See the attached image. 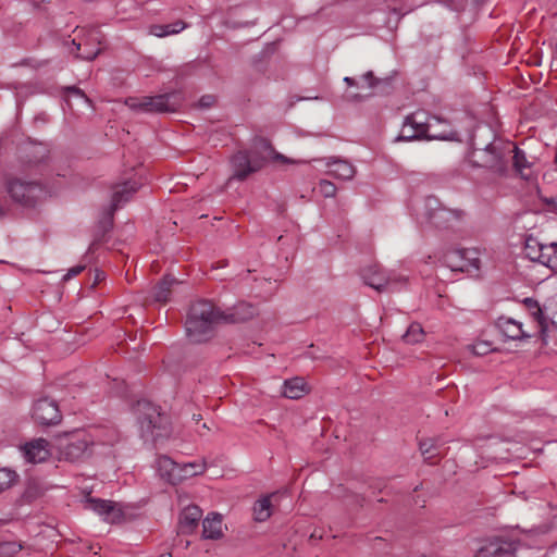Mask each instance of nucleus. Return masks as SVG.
<instances>
[{
	"mask_svg": "<svg viewBox=\"0 0 557 557\" xmlns=\"http://www.w3.org/2000/svg\"><path fill=\"white\" fill-rule=\"evenodd\" d=\"M258 314V308L250 302L240 301L227 312L215 310L206 300L195 302L186 319V333L191 342L200 343L208 339L214 326L220 322L237 323L247 321Z\"/></svg>",
	"mask_w": 557,
	"mask_h": 557,
	"instance_id": "nucleus-1",
	"label": "nucleus"
},
{
	"mask_svg": "<svg viewBox=\"0 0 557 557\" xmlns=\"http://www.w3.org/2000/svg\"><path fill=\"white\" fill-rule=\"evenodd\" d=\"M442 120L437 116H430L424 111H417L408 115L400 128L396 141H412V140H450L459 141V136L456 132H434L433 128L440 125Z\"/></svg>",
	"mask_w": 557,
	"mask_h": 557,
	"instance_id": "nucleus-2",
	"label": "nucleus"
},
{
	"mask_svg": "<svg viewBox=\"0 0 557 557\" xmlns=\"http://www.w3.org/2000/svg\"><path fill=\"white\" fill-rule=\"evenodd\" d=\"M55 449L60 460L76 462L92 455H108L109 449L100 443H95L85 432H74L57 438Z\"/></svg>",
	"mask_w": 557,
	"mask_h": 557,
	"instance_id": "nucleus-3",
	"label": "nucleus"
},
{
	"mask_svg": "<svg viewBox=\"0 0 557 557\" xmlns=\"http://www.w3.org/2000/svg\"><path fill=\"white\" fill-rule=\"evenodd\" d=\"M7 190L13 201L25 208H34L50 196V190L39 181L26 178H11Z\"/></svg>",
	"mask_w": 557,
	"mask_h": 557,
	"instance_id": "nucleus-4",
	"label": "nucleus"
},
{
	"mask_svg": "<svg viewBox=\"0 0 557 557\" xmlns=\"http://www.w3.org/2000/svg\"><path fill=\"white\" fill-rule=\"evenodd\" d=\"M136 413L140 435L145 441H156L168 434L166 417L161 414L157 406L146 400L138 401Z\"/></svg>",
	"mask_w": 557,
	"mask_h": 557,
	"instance_id": "nucleus-5",
	"label": "nucleus"
},
{
	"mask_svg": "<svg viewBox=\"0 0 557 557\" xmlns=\"http://www.w3.org/2000/svg\"><path fill=\"white\" fill-rule=\"evenodd\" d=\"M411 210L419 221L431 222L436 226L459 218L457 211L444 208L433 196L416 199L411 205Z\"/></svg>",
	"mask_w": 557,
	"mask_h": 557,
	"instance_id": "nucleus-6",
	"label": "nucleus"
},
{
	"mask_svg": "<svg viewBox=\"0 0 557 557\" xmlns=\"http://www.w3.org/2000/svg\"><path fill=\"white\" fill-rule=\"evenodd\" d=\"M507 146L494 140L483 149H473L469 154V161L473 166L490 169L497 174L506 171Z\"/></svg>",
	"mask_w": 557,
	"mask_h": 557,
	"instance_id": "nucleus-7",
	"label": "nucleus"
},
{
	"mask_svg": "<svg viewBox=\"0 0 557 557\" xmlns=\"http://www.w3.org/2000/svg\"><path fill=\"white\" fill-rule=\"evenodd\" d=\"M126 106L139 112H174L178 107L176 94H164L153 97L128 98Z\"/></svg>",
	"mask_w": 557,
	"mask_h": 557,
	"instance_id": "nucleus-8",
	"label": "nucleus"
},
{
	"mask_svg": "<svg viewBox=\"0 0 557 557\" xmlns=\"http://www.w3.org/2000/svg\"><path fill=\"white\" fill-rule=\"evenodd\" d=\"M523 252L532 262H537L554 271L557 270V243L545 244L533 236H528Z\"/></svg>",
	"mask_w": 557,
	"mask_h": 557,
	"instance_id": "nucleus-9",
	"label": "nucleus"
},
{
	"mask_svg": "<svg viewBox=\"0 0 557 557\" xmlns=\"http://www.w3.org/2000/svg\"><path fill=\"white\" fill-rule=\"evenodd\" d=\"M367 285L376 290H396L407 280L403 274L394 271H385L377 265L369 267L363 272Z\"/></svg>",
	"mask_w": 557,
	"mask_h": 557,
	"instance_id": "nucleus-10",
	"label": "nucleus"
},
{
	"mask_svg": "<svg viewBox=\"0 0 557 557\" xmlns=\"http://www.w3.org/2000/svg\"><path fill=\"white\" fill-rule=\"evenodd\" d=\"M265 157H259L253 151H238L231 160L233 178L244 180L249 174L262 168Z\"/></svg>",
	"mask_w": 557,
	"mask_h": 557,
	"instance_id": "nucleus-11",
	"label": "nucleus"
},
{
	"mask_svg": "<svg viewBox=\"0 0 557 557\" xmlns=\"http://www.w3.org/2000/svg\"><path fill=\"white\" fill-rule=\"evenodd\" d=\"M85 508L99 515L104 521L116 523L123 518L122 506L111 500L87 498Z\"/></svg>",
	"mask_w": 557,
	"mask_h": 557,
	"instance_id": "nucleus-12",
	"label": "nucleus"
},
{
	"mask_svg": "<svg viewBox=\"0 0 557 557\" xmlns=\"http://www.w3.org/2000/svg\"><path fill=\"white\" fill-rule=\"evenodd\" d=\"M33 418L39 424L50 425L60 422L61 413L57 403L45 397L34 404Z\"/></svg>",
	"mask_w": 557,
	"mask_h": 557,
	"instance_id": "nucleus-13",
	"label": "nucleus"
},
{
	"mask_svg": "<svg viewBox=\"0 0 557 557\" xmlns=\"http://www.w3.org/2000/svg\"><path fill=\"white\" fill-rule=\"evenodd\" d=\"M20 453L27 463H40L51 456V448L47 440L35 438L20 446Z\"/></svg>",
	"mask_w": 557,
	"mask_h": 557,
	"instance_id": "nucleus-14",
	"label": "nucleus"
},
{
	"mask_svg": "<svg viewBox=\"0 0 557 557\" xmlns=\"http://www.w3.org/2000/svg\"><path fill=\"white\" fill-rule=\"evenodd\" d=\"M329 168L327 174L342 181H350L356 175V168L347 160L330 157L323 159Z\"/></svg>",
	"mask_w": 557,
	"mask_h": 557,
	"instance_id": "nucleus-15",
	"label": "nucleus"
},
{
	"mask_svg": "<svg viewBox=\"0 0 557 557\" xmlns=\"http://www.w3.org/2000/svg\"><path fill=\"white\" fill-rule=\"evenodd\" d=\"M513 153V166L516 169V172L519 173L521 178L531 182L535 177V170L533 162L529 161L527 159V156L523 151L518 149L517 147H510L507 146V157Z\"/></svg>",
	"mask_w": 557,
	"mask_h": 557,
	"instance_id": "nucleus-16",
	"label": "nucleus"
},
{
	"mask_svg": "<svg viewBox=\"0 0 557 557\" xmlns=\"http://www.w3.org/2000/svg\"><path fill=\"white\" fill-rule=\"evenodd\" d=\"M138 187L139 186L135 181H127L122 184H117L113 188L110 214H112L116 209L126 203L132 198V196L137 191Z\"/></svg>",
	"mask_w": 557,
	"mask_h": 557,
	"instance_id": "nucleus-17",
	"label": "nucleus"
},
{
	"mask_svg": "<svg viewBox=\"0 0 557 557\" xmlns=\"http://www.w3.org/2000/svg\"><path fill=\"white\" fill-rule=\"evenodd\" d=\"M309 392V386L302 377L296 376L285 380L282 385V395L289 399H299Z\"/></svg>",
	"mask_w": 557,
	"mask_h": 557,
	"instance_id": "nucleus-18",
	"label": "nucleus"
},
{
	"mask_svg": "<svg viewBox=\"0 0 557 557\" xmlns=\"http://www.w3.org/2000/svg\"><path fill=\"white\" fill-rule=\"evenodd\" d=\"M224 524L222 516L212 513L208 516L202 522V534L205 539L218 540L223 536Z\"/></svg>",
	"mask_w": 557,
	"mask_h": 557,
	"instance_id": "nucleus-19",
	"label": "nucleus"
},
{
	"mask_svg": "<svg viewBox=\"0 0 557 557\" xmlns=\"http://www.w3.org/2000/svg\"><path fill=\"white\" fill-rule=\"evenodd\" d=\"M202 511L198 506H188L183 509L180 516V530L183 533L191 532L198 524Z\"/></svg>",
	"mask_w": 557,
	"mask_h": 557,
	"instance_id": "nucleus-20",
	"label": "nucleus"
},
{
	"mask_svg": "<svg viewBox=\"0 0 557 557\" xmlns=\"http://www.w3.org/2000/svg\"><path fill=\"white\" fill-rule=\"evenodd\" d=\"M156 469L159 475L166 482L175 484L174 476L178 473V463L168 456H159L156 460Z\"/></svg>",
	"mask_w": 557,
	"mask_h": 557,
	"instance_id": "nucleus-21",
	"label": "nucleus"
},
{
	"mask_svg": "<svg viewBox=\"0 0 557 557\" xmlns=\"http://www.w3.org/2000/svg\"><path fill=\"white\" fill-rule=\"evenodd\" d=\"M207 468L203 459L194 460L190 462L178 463L177 476H174L175 484L181 483L189 478L202 474Z\"/></svg>",
	"mask_w": 557,
	"mask_h": 557,
	"instance_id": "nucleus-22",
	"label": "nucleus"
},
{
	"mask_svg": "<svg viewBox=\"0 0 557 557\" xmlns=\"http://www.w3.org/2000/svg\"><path fill=\"white\" fill-rule=\"evenodd\" d=\"M497 325L504 336L509 339L517 341L529 337V335L523 332L522 324L511 318H500Z\"/></svg>",
	"mask_w": 557,
	"mask_h": 557,
	"instance_id": "nucleus-23",
	"label": "nucleus"
},
{
	"mask_svg": "<svg viewBox=\"0 0 557 557\" xmlns=\"http://www.w3.org/2000/svg\"><path fill=\"white\" fill-rule=\"evenodd\" d=\"M277 493H273L259 498L253 505V519L258 522L268 520L272 515V498L277 497Z\"/></svg>",
	"mask_w": 557,
	"mask_h": 557,
	"instance_id": "nucleus-24",
	"label": "nucleus"
},
{
	"mask_svg": "<svg viewBox=\"0 0 557 557\" xmlns=\"http://www.w3.org/2000/svg\"><path fill=\"white\" fill-rule=\"evenodd\" d=\"M187 27V24L183 21H176L171 24H156L149 27V34L156 37L162 38L170 35L180 34Z\"/></svg>",
	"mask_w": 557,
	"mask_h": 557,
	"instance_id": "nucleus-25",
	"label": "nucleus"
},
{
	"mask_svg": "<svg viewBox=\"0 0 557 557\" xmlns=\"http://www.w3.org/2000/svg\"><path fill=\"white\" fill-rule=\"evenodd\" d=\"M85 47L84 49V52L83 53H76V57L77 58H81L83 60H87V61H91L94 60L100 52V48L95 45V44H91L89 45V41H77L76 39H73L71 41V48H70V52H74V51H79L82 49V47Z\"/></svg>",
	"mask_w": 557,
	"mask_h": 557,
	"instance_id": "nucleus-26",
	"label": "nucleus"
},
{
	"mask_svg": "<svg viewBox=\"0 0 557 557\" xmlns=\"http://www.w3.org/2000/svg\"><path fill=\"white\" fill-rule=\"evenodd\" d=\"M177 281L174 277L165 276L152 292V298L157 302H165L169 299L171 287L176 284Z\"/></svg>",
	"mask_w": 557,
	"mask_h": 557,
	"instance_id": "nucleus-27",
	"label": "nucleus"
},
{
	"mask_svg": "<svg viewBox=\"0 0 557 557\" xmlns=\"http://www.w3.org/2000/svg\"><path fill=\"white\" fill-rule=\"evenodd\" d=\"M517 549L518 544L516 542L491 543L487 547L482 549L480 554L493 553L496 557H500L503 555H512Z\"/></svg>",
	"mask_w": 557,
	"mask_h": 557,
	"instance_id": "nucleus-28",
	"label": "nucleus"
},
{
	"mask_svg": "<svg viewBox=\"0 0 557 557\" xmlns=\"http://www.w3.org/2000/svg\"><path fill=\"white\" fill-rule=\"evenodd\" d=\"M18 480V474L10 468H0V493L12 487Z\"/></svg>",
	"mask_w": 557,
	"mask_h": 557,
	"instance_id": "nucleus-29",
	"label": "nucleus"
},
{
	"mask_svg": "<svg viewBox=\"0 0 557 557\" xmlns=\"http://www.w3.org/2000/svg\"><path fill=\"white\" fill-rule=\"evenodd\" d=\"M258 144L261 148H263L265 151H267V156L272 158L273 160L275 161H280V162H283V163H290V164H301V163H305L306 161L304 160H294V159H288L287 157L278 153V152H275L272 147L269 145V143L264 139H259L258 140Z\"/></svg>",
	"mask_w": 557,
	"mask_h": 557,
	"instance_id": "nucleus-30",
	"label": "nucleus"
},
{
	"mask_svg": "<svg viewBox=\"0 0 557 557\" xmlns=\"http://www.w3.org/2000/svg\"><path fill=\"white\" fill-rule=\"evenodd\" d=\"M424 337L423 329L418 323H412L407 332L403 335V338L408 344H417L420 343Z\"/></svg>",
	"mask_w": 557,
	"mask_h": 557,
	"instance_id": "nucleus-31",
	"label": "nucleus"
},
{
	"mask_svg": "<svg viewBox=\"0 0 557 557\" xmlns=\"http://www.w3.org/2000/svg\"><path fill=\"white\" fill-rule=\"evenodd\" d=\"M65 94H66V101L69 102L70 106H72L70 102L71 99H75L78 103H82L86 107H90L89 98L79 88H76L74 86L66 87Z\"/></svg>",
	"mask_w": 557,
	"mask_h": 557,
	"instance_id": "nucleus-32",
	"label": "nucleus"
},
{
	"mask_svg": "<svg viewBox=\"0 0 557 557\" xmlns=\"http://www.w3.org/2000/svg\"><path fill=\"white\" fill-rule=\"evenodd\" d=\"M469 351L474 356H485L494 350L493 344L487 341H476L468 346Z\"/></svg>",
	"mask_w": 557,
	"mask_h": 557,
	"instance_id": "nucleus-33",
	"label": "nucleus"
},
{
	"mask_svg": "<svg viewBox=\"0 0 557 557\" xmlns=\"http://www.w3.org/2000/svg\"><path fill=\"white\" fill-rule=\"evenodd\" d=\"M420 450L425 459H432L438 451L437 441L428 438L420 442Z\"/></svg>",
	"mask_w": 557,
	"mask_h": 557,
	"instance_id": "nucleus-34",
	"label": "nucleus"
},
{
	"mask_svg": "<svg viewBox=\"0 0 557 557\" xmlns=\"http://www.w3.org/2000/svg\"><path fill=\"white\" fill-rule=\"evenodd\" d=\"M22 549V545L15 542L0 543V557H12Z\"/></svg>",
	"mask_w": 557,
	"mask_h": 557,
	"instance_id": "nucleus-35",
	"label": "nucleus"
},
{
	"mask_svg": "<svg viewBox=\"0 0 557 557\" xmlns=\"http://www.w3.org/2000/svg\"><path fill=\"white\" fill-rule=\"evenodd\" d=\"M525 305L530 309L533 318L541 324V326H544V317L539 304L531 298H527Z\"/></svg>",
	"mask_w": 557,
	"mask_h": 557,
	"instance_id": "nucleus-36",
	"label": "nucleus"
},
{
	"mask_svg": "<svg viewBox=\"0 0 557 557\" xmlns=\"http://www.w3.org/2000/svg\"><path fill=\"white\" fill-rule=\"evenodd\" d=\"M319 190L322 196L330 198L336 195L337 188L334 183L327 180H321L319 183Z\"/></svg>",
	"mask_w": 557,
	"mask_h": 557,
	"instance_id": "nucleus-37",
	"label": "nucleus"
},
{
	"mask_svg": "<svg viewBox=\"0 0 557 557\" xmlns=\"http://www.w3.org/2000/svg\"><path fill=\"white\" fill-rule=\"evenodd\" d=\"M361 82L366 83L369 89H373L376 87L377 84L381 83L380 79L374 78L372 72H367L362 75Z\"/></svg>",
	"mask_w": 557,
	"mask_h": 557,
	"instance_id": "nucleus-38",
	"label": "nucleus"
},
{
	"mask_svg": "<svg viewBox=\"0 0 557 557\" xmlns=\"http://www.w3.org/2000/svg\"><path fill=\"white\" fill-rule=\"evenodd\" d=\"M85 269L84 265H75L67 270V272L63 275V281L66 282L74 276L78 275Z\"/></svg>",
	"mask_w": 557,
	"mask_h": 557,
	"instance_id": "nucleus-39",
	"label": "nucleus"
},
{
	"mask_svg": "<svg viewBox=\"0 0 557 557\" xmlns=\"http://www.w3.org/2000/svg\"><path fill=\"white\" fill-rule=\"evenodd\" d=\"M34 152L38 156L36 159V162H39L44 159V157L47 153V148L44 145H36L34 146Z\"/></svg>",
	"mask_w": 557,
	"mask_h": 557,
	"instance_id": "nucleus-40",
	"label": "nucleus"
},
{
	"mask_svg": "<svg viewBox=\"0 0 557 557\" xmlns=\"http://www.w3.org/2000/svg\"><path fill=\"white\" fill-rule=\"evenodd\" d=\"M213 101H214V98L212 96L208 95V96H203L200 99L199 104H200V107L206 108V107H210L213 103Z\"/></svg>",
	"mask_w": 557,
	"mask_h": 557,
	"instance_id": "nucleus-41",
	"label": "nucleus"
},
{
	"mask_svg": "<svg viewBox=\"0 0 557 557\" xmlns=\"http://www.w3.org/2000/svg\"><path fill=\"white\" fill-rule=\"evenodd\" d=\"M446 127H448V124L442 120V123L440 125H436L433 131L434 132H454L453 129H446Z\"/></svg>",
	"mask_w": 557,
	"mask_h": 557,
	"instance_id": "nucleus-42",
	"label": "nucleus"
},
{
	"mask_svg": "<svg viewBox=\"0 0 557 557\" xmlns=\"http://www.w3.org/2000/svg\"><path fill=\"white\" fill-rule=\"evenodd\" d=\"M344 82H345L348 86H357V87H360L359 83H357L354 78H351V77H349V76L344 77Z\"/></svg>",
	"mask_w": 557,
	"mask_h": 557,
	"instance_id": "nucleus-43",
	"label": "nucleus"
},
{
	"mask_svg": "<svg viewBox=\"0 0 557 557\" xmlns=\"http://www.w3.org/2000/svg\"><path fill=\"white\" fill-rule=\"evenodd\" d=\"M463 253H466V251L457 250V251H454L448 258H451V257H455V256H462Z\"/></svg>",
	"mask_w": 557,
	"mask_h": 557,
	"instance_id": "nucleus-44",
	"label": "nucleus"
},
{
	"mask_svg": "<svg viewBox=\"0 0 557 557\" xmlns=\"http://www.w3.org/2000/svg\"><path fill=\"white\" fill-rule=\"evenodd\" d=\"M160 557H172L171 554H162Z\"/></svg>",
	"mask_w": 557,
	"mask_h": 557,
	"instance_id": "nucleus-45",
	"label": "nucleus"
},
{
	"mask_svg": "<svg viewBox=\"0 0 557 557\" xmlns=\"http://www.w3.org/2000/svg\"><path fill=\"white\" fill-rule=\"evenodd\" d=\"M92 42L97 41L98 38L96 36H92L91 39H90Z\"/></svg>",
	"mask_w": 557,
	"mask_h": 557,
	"instance_id": "nucleus-46",
	"label": "nucleus"
},
{
	"mask_svg": "<svg viewBox=\"0 0 557 557\" xmlns=\"http://www.w3.org/2000/svg\"><path fill=\"white\" fill-rule=\"evenodd\" d=\"M194 420L199 421V420H200V416H196V414H195V416H194Z\"/></svg>",
	"mask_w": 557,
	"mask_h": 557,
	"instance_id": "nucleus-47",
	"label": "nucleus"
},
{
	"mask_svg": "<svg viewBox=\"0 0 557 557\" xmlns=\"http://www.w3.org/2000/svg\"><path fill=\"white\" fill-rule=\"evenodd\" d=\"M354 99H359V96L358 95H354L351 96Z\"/></svg>",
	"mask_w": 557,
	"mask_h": 557,
	"instance_id": "nucleus-48",
	"label": "nucleus"
}]
</instances>
